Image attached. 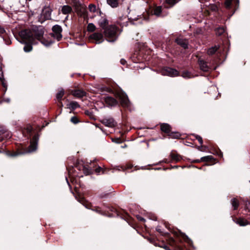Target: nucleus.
Returning a JSON list of instances; mask_svg holds the SVG:
<instances>
[{
	"mask_svg": "<svg viewBox=\"0 0 250 250\" xmlns=\"http://www.w3.org/2000/svg\"><path fill=\"white\" fill-rule=\"evenodd\" d=\"M98 23L99 25L104 29V35L108 42H113L116 40L119 29L116 26H107L108 21L104 16H101L98 20Z\"/></svg>",
	"mask_w": 250,
	"mask_h": 250,
	"instance_id": "obj_1",
	"label": "nucleus"
},
{
	"mask_svg": "<svg viewBox=\"0 0 250 250\" xmlns=\"http://www.w3.org/2000/svg\"><path fill=\"white\" fill-rule=\"evenodd\" d=\"M19 36L21 38L20 42L25 44L23 50L26 52H29L32 49L31 43L34 42L33 34L31 30L25 29L21 30L19 32Z\"/></svg>",
	"mask_w": 250,
	"mask_h": 250,
	"instance_id": "obj_2",
	"label": "nucleus"
},
{
	"mask_svg": "<svg viewBox=\"0 0 250 250\" xmlns=\"http://www.w3.org/2000/svg\"><path fill=\"white\" fill-rule=\"evenodd\" d=\"M38 140H39V135H38V134H36L35 135H34V136L31 140L30 145L28 147L24 148L22 150L20 151L16 154H11L8 151L4 152V154L7 155L8 156H16V155L26 154L29 153H31V152L35 151L37 149Z\"/></svg>",
	"mask_w": 250,
	"mask_h": 250,
	"instance_id": "obj_3",
	"label": "nucleus"
},
{
	"mask_svg": "<svg viewBox=\"0 0 250 250\" xmlns=\"http://www.w3.org/2000/svg\"><path fill=\"white\" fill-rule=\"evenodd\" d=\"M192 163H199L200 162H206L208 165H212L216 163V160L214 157H201L200 159H188Z\"/></svg>",
	"mask_w": 250,
	"mask_h": 250,
	"instance_id": "obj_4",
	"label": "nucleus"
},
{
	"mask_svg": "<svg viewBox=\"0 0 250 250\" xmlns=\"http://www.w3.org/2000/svg\"><path fill=\"white\" fill-rule=\"evenodd\" d=\"M53 33L51 34V36L59 41L62 38V28L59 25H55L52 27Z\"/></svg>",
	"mask_w": 250,
	"mask_h": 250,
	"instance_id": "obj_5",
	"label": "nucleus"
},
{
	"mask_svg": "<svg viewBox=\"0 0 250 250\" xmlns=\"http://www.w3.org/2000/svg\"><path fill=\"white\" fill-rule=\"evenodd\" d=\"M161 73L162 75L170 77H175L179 74V72L177 70L168 67L163 68L161 71Z\"/></svg>",
	"mask_w": 250,
	"mask_h": 250,
	"instance_id": "obj_6",
	"label": "nucleus"
},
{
	"mask_svg": "<svg viewBox=\"0 0 250 250\" xmlns=\"http://www.w3.org/2000/svg\"><path fill=\"white\" fill-rule=\"evenodd\" d=\"M96 166L95 162H92L91 160H90L89 163L87 162L86 163L84 164L83 167V173L86 175L92 174L94 171V167H96Z\"/></svg>",
	"mask_w": 250,
	"mask_h": 250,
	"instance_id": "obj_7",
	"label": "nucleus"
},
{
	"mask_svg": "<svg viewBox=\"0 0 250 250\" xmlns=\"http://www.w3.org/2000/svg\"><path fill=\"white\" fill-rule=\"evenodd\" d=\"M31 32L33 34L34 41L35 39L40 41L42 38H43L44 30L42 27H36L35 29H34L33 31H31Z\"/></svg>",
	"mask_w": 250,
	"mask_h": 250,
	"instance_id": "obj_8",
	"label": "nucleus"
},
{
	"mask_svg": "<svg viewBox=\"0 0 250 250\" xmlns=\"http://www.w3.org/2000/svg\"><path fill=\"white\" fill-rule=\"evenodd\" d=\"M51 11L48 8H44L39 18V21L43 22L44 21L51 19Z\"/></svg>",
	"mask_w": 250,
	"mask_h": 250,
	"instance_id": "obj_9",
	"label": "nucleus"
},
{
	"mask_svg": "<svg viewBox=\"0 0 250 250\" xmlns=\"http://www.w3.org/2000/svg\"><path fill=\"white\" fill-rule=\"evenodd\" d=\"M89 38L95 42L96 43H100L103 42L104 36L102 33L95 32L90 35Z\"/></svg>",
	"mask_w": 250,
	"mask_h": 250,
	"instance_id": "obj_10",
	"label": "nucleus"
},
{
	"mask_svg": "<svg viewBox=\"0 0 250 250\" xmlns=\"http://www.w3.org/2000/svg\"><path fill=\"white\" fill-rule=\"evenodd\" d=\"M120 100L121 104L123 107L128 108L130 106V103L126 95L124 94L121 95Z\"/></svg>",
	"mask_w": 250,
	"mask_h": 250,
	"instance_id": "obj_11",
	"label": "nucleus"
},
{
	"mask_svg": "<svg viewBox=\"0 0 250 250\" xmlns=\"http://www.w3.org/2000/svg\"><path fill=\"white\" fill-rule=\"evenodd\" d=\"M102 123L106 126L109 127H114L117 124L116 122L112 118L103 119L102 121Z\"/></svg>",
	"mask_w": 250,
	"mask_h": 250,
	"instance_id": "obj_12",
	"label": "nucleus"
},
{
	"mask_svg": "<svg viewBox=\"0 0 250 250\" xmlns=\"http://www.w3.org/2000/svg\"><path fill=\"white\" fill-rule=\"evenodd\" d=\"M176 42L184 49H187L188 47V41L186 39H183L181 37H178L175 40Z\"/></svg>",
	"mask_w": 250,
	"mask_h": 250,
	"instance_id": "obj_13",
	"label": "nucleus"
},
{
	"mask_svg": "<svg viewBox=\"0 0 250 250\" xmlns=\"http://www.w3.org/2000/svg\"><path fill=\"white\" fill-rule=\"evenodd\" d=\"M104 102L109 106H114L118 104L116 99L110 96L105 97Z\"/></svg>",
	"mask_w": 250,
	"mask_h": 250,
	"instance_id": "obj_14",
	"label": "nucleus"
},
{
	"mask_svg": "<svg viewBox=\"0 0 250 250\" xmlns=\"http://www.w3.org/2000/svg\"><path fill=\"white\" fill-rule=\"evenodd\" d=\"M200 69L205 72H208L210 69V67L207 64V62L203 60L199 59L198 60Z\"/></svg>",
	"mask_w": 250,
	"mask_h": 250,
	"instance_id": "obj_15",
	"label": "nucleus"
},
{
	"mask_svg": "<svg viewBox=\"0 0 250 250\" xmlns=\"http://www.w3.org/2000/svg\"><path fill=\"white\" fill-rule=\"evenodd\" d=\"M71 94L76 97L81 98L84 96L86 93L85 91L81 89H76L72 90Z\"/></svg>",
	"mask_w": 250,
	"mask_h": 250,
	"instance_id": "obj_16",
	"label": "nucleus"
},
{
	"mask_svg": "<svg viewBox=\"0 0 250 250\" xmlns=\"http://www.w3.org/2000/svg\"><path fill=\"white\" fill-rule=\"evenodd\" d=\"M170 126L167 124H162L161 125V129L166 133H170Z\"/></svg>",
	"mask_w": 250,
	"mask_h": 250,
	"instance_id": "obj_17",
	"label": "nucleus"
},
{
	"mask_svg": "<svg viewBox=\"0 0 250 250\" xmlns=\"http://www.w3.org/2000/svg\"><path fill=\"white\" fill-rule=\"evenodd\" d=\"M72 11V8L69 5H64L62 7V12L63 14H68Z\"/></svg>",
	"mask_w": 250,
	"mask_h": 250,
	"instance_id": "obj_18",
	"label": "nucleus"
},
{
	"mask_svg": "<svg viewBox=\"0 0 250 250\" xmlns=\"http://www.w3.org/2000/svg\"><path fill=\"white\" fill-rule=\"evenodd\" d=\"M236 223L239 225L240 226H245L249 224L246 220L242 218L237 219L236 221Z\"/></svg>",
	"mask_w": 250,
	"mask_h": 250,
	"instance_id": "obj_19",
	"label": "nucleus"
},
{
	"mask_svg": "<svg viewBox=\"0 0 250 250\" xmlns=\"http://www.w3.org/2000/svg\"><path fill=\"white\" fill-rule=\"evenodd\" d=\"M107 3L112 7H117L119 4L118 0H106Z\"/></svg>",
	"mask_w": 250,
	"mask_h": 250,
	"instance_id": "obj_20",
	"label": "nucleus"
},
{
	"mask_svg": "<svg viewBox=\"0 0 250 250\" xmlns=\"http://www.w3.org/2000/svg\"><path fill=\"white\" fill-rule=\"evenodd\" d=\"M162 12V7L159 6L155 8L153 11L152 15H156V16H160Z\"/></svg>",
	"mask_w": 250,
	"mask_h": 250,
	"instance_id": "obj_21",
	"label": "nucleus"
},
{
	"mask_svg": "<svg viewBox=\"0 0 250 250\" xmlns=\"http://www.w3.org/2000/svg\"><path fill=\"white\" fill-rule=\"evenodd\" d=\"M219 47L218 46H214L213 47H211L209 48L208 50V55H211L214 54L218 49Z\"/></svg>",
	"mask_w": 250,
	"mask_h": 250,
	"instance_id": "obj_22",
	"label": "nucleus"
},
{
	"mask_svg": "<svg viewBox=\"0 0 250 250\" xmlns=\"http://www.w3.org/2000/svg\"><path fill=\"white\" fill-rule=\"evenodd\" d=\"M79 106L78 103L77 102L72 101L68 104V107L71 110H74Z\"/></svg>",
	"mask_w": 250,
	"mask_h": 250,
	"instance_id": "obj_23",
	"label": "nucleus"
},
{
	"mask_svg": "<svg viewBox=\"0 0 250 250\" xmlns=\"http://www.w3.org/2000/svg\"><path fill=\"white\" fill-rule=\"evenodd\" d=\"M181 76L186 79H189L193 77L190 72L188 71H184L182 73Z\"/></svg>",
	"mask_w": 250,
	"mask_h": 250,
	"instance_id": "obj_24",
	"label": "nucleus"
},
{
	"mask_svg": "<svg viewBox=\"0 0 250 250\" xmlns=\"http://www.w3.org/2000/svg\"><path fill=\"white\" fill-rule=\"evenodd\" d=\"M180 0H166L167 4L169 5V6H167V8H169L173 6L175 4Z\"/></svg>",
	"mask_w": 250,
	"mask_h": 250,
	"instance_id": "obj_25",
	"label": "nucleus"
},
{
	"mask_svg": "<svg viewBox=\"0 0 250 250\" xmlns=\"http://www.w3.org/2000/svg\"><path fill=\"white\" fill-rule=\"evenodd\" d=\"M232 1L238 3L239 2V0H226L225 2L226 7L227 8H229Z\"/></svg>",
	"mask_w": 250,
	"mask_h": 250,
	"instance_id": "obj_26",
	"label": "nucleus"
},
{
	"mask_svg": "<svg viewBox=\"0 0 250 250\" xmlns=\"http://www.w3.org/2000/svg\"><path fill=\"white\" fill-rule=\"evenodd\" d=\"M64 90L63 89H61L60 90L56 95V98L58 101H62V98L64 95Z\"/></svg>",
	"mask_w": 250,
	"mask_h": 250,
	"instance_id": "obj_27",
	"label": "nucleus"
},
{
	"mask_svg": "<svg viewBox=\"0 0 250 250\" xmlns=\"http://www.w3.org/2000/svg\"><path fill=\"white\" fill-rule=\"evenodd\" d=\"M195 137L196 139L198 141L200 144L201 145V146L198 147V149H199L200 150H202V149L201 148H202L204 146H202L203 141L202 137L198 135H195Z\"/></svg>",
	"mask_w": 250,
	"mask_h": 250,
	"instance_id": "obj_28",
	"label": "nucleus"
},
{
	"mask_svg": "<svg viewBox=\"0 0 250 250\" xmlns=\"http://www.w3.org/2000/svg\"><path fill=\"white\" fill-rule=\"evenodd\" d=\"M225 28L223 27H219L216 29V34L218 36H221L225 32Z\"/></svg>",
	"mask_w": 250,
	"mask_h": 250,
	"instance_id": "obj_29",
	"label": "nucleus"
},
{
	"mask_svg": "<svg viewBox=\"0 0 250 250\" xmlns=\"http://www.w3.org/2000/svg\"><path fill=\"white\" fill-rule=\"evenodd\" d=\"M231 204L232 207H233L234 209H236L239 206L237 200H236L235 198H233L231 200Z\"/></svg>",
	"mask_w": 250,
	"mask_h": 250,
	"instance_id": "obj_30",
	"label": "nucleus"
},
{
	"mask_svg": "<svg viewBox=\"0 0 250 250\" xmlns=\"http://www.w3.org/2000/svg\"><path fill=\"white\" fill-rule=\"evenodd\" d=\"M40 41L42 44H43L45 46H48L52 43V42L48 41L43 38H42L41 40H40Z\"/></svg>",
	"mask_w": 250,
	"mask_h": 250,
	"instance_id": "obj_31",
	"label": "nucleus"
},
{
	"mask_svg": "<svg viewBox=\"0 0 250 250\" xmlns=\"http://www.w3.org/2000/svg\"><path fill=\"white\" fill-rule=\"evenodd\" d=\"M96 29V26L92 23H90L87 25V30L89 32H93Z\"/></svg>",
	"mask_w": 250,
	"mask_h": 250,
	"instance_id": "obj_32",
	"label": "nucleus"
},
{
	"mask_svg": "<svg viewBox=\"0 0 250 250\" xmlns=\"http://www.w3.org/2000/svg\"><path fill=\"white\" fill-rule=\"evenodd\" d=\"M169 137L172 138H179L180 137V135L178 133H170L169 135Z\"/></svg>",
	"mask_w": 250,
	"mask_h": 250,
	"instance_id": "obj_33",
	"label": "nucleus"
},
{
	"mask_svg": "<svg viewBox=\"0 0 250 250\" xmlns=\"http://www.w3.org/2000/svg\"><path fill=\"white\" fill-rule=\"evenodd\" d=\"M88 9L91 12H95L96 11V7L95 5L93 4H90L89 5Z\"/></svg>",
	"mask_w": 250,
	"mask_h": 250,
	"instance_id": "obj_34",
	"label": "nucleus"
},
{
	"mask_svg": "<svg viewBox=\"0 0 250 250\" xmlns=\"http://www.w3.org/2000/svg\"><path fill=\"white\" fill-rule=\"evenodd\" d=\"M70 121L74 124H78L79 122V119L76 116L72 117L70 119Z\"/></svg>",
	"mask_w": 250,
	"mask_h": 250,
	"instance_id": "obj_35",
	"label": "nucleus"
},
{
	"mask_svg": "<svg viewBox=\"0 0 250 250\" xmlns=\"http://www.w3.org/2000/svg\"><path fill=\"white\" fill-rule=\"evenodd\" d=\"M210 6L209 9H210L212 11H215L217 9V7L216 5L213 4H209Z\"/></svg>",
	"mask_w": 250,
	"mask_h": 250,
	"instance_id": "obj_36",
	"label": "nucleus"
},
{
	"mask_svg": "<svg viewBox=\"0 0 250 250\" xmlns=\"http://www.w3.org/2000/svg\"><path fill=\"white\" fill-rule=\"evenodd\" d=\"M169 156L173 157V156H180L178 155V154L177 153L176 151H175L174 150H172L171 151Z\"/></svg>",
	"mask_w": 250,
	"mask_h": 250,
	"instance_id": "obj_37",
	"label": "nucleus"
},
{
	"mask_svg": "<svg viewBox=\"0 0 250 250\" xmlns=\"http://www.w3.org/2000/svg\"><path fill=\"white\" fill-rule=\"evenodd\" d=\"M216 154L218 156H223V153L220 150H218L216 151Z\"/></svg>",
	"mask_w": 250,
	"mask_h": 250,
	"instance_id": "obj_38",
	"label": "nucleus"
},
{
	"mask_svg": "<svg viewBox=\"0 0 250 250\" xmlns=\"http://www.w3.org/2000/svg\"><path fill=\"white\" fill-rule=\"evenodd\" d=\"M0 80L1 81L2 84L3 86L4 87H5L6 85L5 83H4V79L3 78V76H2V77H0Z\"/></svg>",
	"mask_w": 250,
	"mask_h": 250,
	"instance_id": "obj_39",
	"label": "nucleus"
},
{
	"mask_svg": "<svg viewBox=\"0 0 250 250\" xmlns=\"http://www.w3.org/2000/svg\"><path fill=\"white\" fill-rule=\"evenodd\" d=\"M113 142H114L116 143H120L121 140L119 138H115L114 139H112Z\"/></svg>",
	"mask_w": 250,
	"mask_h": 250,
	"instance_id": "obj_40",
	"label": "nucleus"
},
{
	"mask_svg": "<svg viewBox=\"0 0 250 250\" xmlns=\"http://www.w3.org/2000/svg\"><path fill=\"white\" fill-rule=\"evenodd\" d=\"M137 219L139 221H142V222H144L145 221V219L143 217H141V216H140L139 215L137 216Z\"/></svg>",
	"mask_w": 250,
	"mask_h": 250,
	"instance_id": "obj_41",
	"label": "nucleus"
},
{
	"mask_svg": "<svg viewBox=\"0 0 250 250\" xmlns=\"http://www.w3.org/2000/svg\"><path fill=\"white\" fill-rule=\"evenodd\" d=\"M120 62L123 65H125L126 62L125 60L123 59H122L121 60H120Z\"/></svg>",
	"mask_w": 250,
	"mask_h": 250,
	"instance_id": "obj_42",
	"label": "nucleus"
},
{
	"mask_svg": "<svg viewBox=\"0 0 250 250\" xmlns=\"http://www.w3.org/2000/svg\"><path fill=\"white\" fill-rule=\"evenodd\" d=\"M5 32V30L3 28L0 26V34H2Z\"/></svg>",
	"mask_w": 250,
	"mask_h": 250,
	"instance_id": "obj_43",
	"label": "nucleus"
},
{
	"mask_svg": "<svg viewBox=\"0 0 250 250\" xmlns=\"http://www.w3.org/2000/svg\"><path fill=\"white\" fill-rule=\"evenodd\" d=\"M5 132V130L4 128L2 127L0 130V135L4 133Z\"/></svg>",
	"mask_w": 250,
	"mask_h": 250,
	"instance_id": "obj_44",
	"label": "nucleus"
},
{
	"mask_svg": "<svg viewBox=\"0 0 250 250\" xmlns=\"http://www.w3.org/2000/svg\"><path fill=\"white\" fill-rule=\"evenodd\" d=\"M101 169V167H99L98 168H96L95 171L96 172L99 173L100 172Z\"/></svg>",
	"mask_w": 250,
	"mask_h": 250,
	"instance_id": "obj_45",
	"label": "nucleus"
},
{
	"mask_svg": "<svg viewBox=\"0 0 250 250\" xmlns=\"http://www.w3.org/2000/svg\"><path fill=\"white\" fill-rule=\"evenodd\" d=\"M163 248H164L166 250H170V249L167 246L164 245L163 247H162Z\"/></svg>",
	"mask_w": 250,
	"mask_h": 250,
	"instance_id": "obj_46",
	"label": "nucleus"
},
{
	"mask_svg": "<svg viewBox=\"0 0 250 250\" xmlns=\"http://www.w3.org/2000/svg\"><path fill=\"white\" fill-rule=\"evenodd\" d=\"M58 105H59V106H62V105H62V101H59V104H58Z\"/></svg>",
	"mask_w": 250,
	"mask_h": 250,
	"instance_id": "obj_47",
	"label": "nucleus"
},
{
	"mask_svg": "<svg viewBox=\"0 0 250 250\" xmlns=\"http://www.w3.org/2000/svg\"><path fill=\"white\" fill-rule=\"evenodd\" d=\"M156 230H157V231H158V232H160V233H161V232H162V231H161V230L160 229H159L158 227H157V228H156Z\"/></svg>",
	"mask_w": 250,
	"mask_h": 250,
	"instance_id": "obj_48",
	"label": "nucleus"
},
{
	"mask_svg": "<svg viewBox=\"0 0 250 250\" xmlns=\"http://www.w3.org/2000/svg\"><path fill=\"white\" fill-rule=\"evenodd\" d=\"M126 147V145L125 144H124V145L121 146L122 148H125Z\"/></svg>",
	"mask_w": 250,
	"mask_h": 250,
	"instance_id": "obj_49",
	"label": "nucleus"
},
{
	"mask_svg": "<svg viewBox=\"0 0 250 250\" xmlns=\"http://www.w3.org/2000/svg\"><path fill=\"white\" fill-rule=\"evenodd\" d=\"M174 158H175V159L176 160H179L180 157H174Z\"/></svg>",
	"mask_w": 250,
	"mask_h": 250,
	"instance_id": "obj_50",
	"label": "nucleus"
},
{
	"mask_svg": "<svg viewBox=\"0 0 250 250\" xmlns=\"http://www.w3.org/2000/svg\"><path fill=\"white\" fill-rule=\"evenodd\" d=\"M205 11H207L208 15L209 14V12L208 9H207V10L206 9Z\"/></svg>",
	"mask_w": 250,
	"mask_h": 250,
	"instance_id": "obj_51",
	"label": "nucleus"
},
{
	"mask_svg": "<svg viewBox=\"0 0 250 250\" xmlns=\"http://www.w3.org/2000/svg\"><path fill=\"white\" fill-rule=\"evenodd\" d=\"M65 179H66V182H67L68 186H70V184H69V182L68 181V179H67V177H66Z\"/></svg>",
	"mask_w": 250,
	"mask_h": 250,
	"instance_id": "obj_52",
	"label": "nucleus"
},
{
	"mask_svg": "<svg viewBox=\"0 0 250 250\" xmlns=\"http://www.w3.org/2000/svg\"><path fill=\"white\" fill-rule=\"evenodd\" d=\"M185 237H186V239L188 240V237L187 236H185Z\"/></svg>",
	"mask_w": 250,
	"mask_h": 250,
	"instance_id": "obj_53",
	"label": "nucleus"
},
{
	"mask_svg": "<svg viewBox=\"0 0 250 250\" xmlns=\"http://www.w3.org/2000/svg\"><path fill=\"white\" fill-rule=\"evenodd\" d=\"M29 132H31V129H29Z\"/></svg>",
	"mask_w": 250,
	"mask_h": 250,
	"instance_id": "obj_54",
	"label": "nucleus"
},
{
	"mask_svg": "<svg viewBox=\"0 0 250 250\" xmlns=\"http://www.w3.org/2000/svg\"><path fill=\"white\" fill-rule=\"evenodd\" d=\"M249 205L250 206V203H249Z\"/></svg>",
	"mask_w": 250,
	"mask_h": 250,
	"instance_id": "obj_55",
	"label": "nucleus"
}]
</instances>
